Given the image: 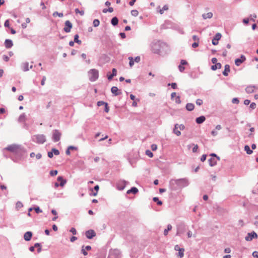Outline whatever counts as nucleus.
<instances>
[{"label":"nucleus","mask_w":258,"mask_h":258,"mask_svg":"<svg viewBox=\"0 0 258 258\" xmlns=\"http://www.w3.org/2000/svg\"><path fill=\"white\" fill-rule=\"evenodd\" d=\"M178 124H175L174 125V127L173 128V133L176 135H177V136H179L181 135V132L178 131L177 129H178Z\"/></svg>","instance_id":"24"},{"label":"nucleus","mask_w":258,"mask_h":258,"mask_svg":"<svg viewBox=\"0 0 258 258\" xmlns=\"http://www.w3.org/2000/svg\"><path fill=\"white\" fill-rule=\"evenodd\" d=\"M128 183V182L124 180H120L118 181L116 183V187L118 190H122L125 187L126 184Z\"/></svg>","instance_id":"6"},{"label":"nucleus","mask_w":258,"mask_h":258,"mask_svg":"<svg viewBox=\"0 0 258 258\" xmlns=\"http://www.w3.org/2000/svg\"><path fill=\"white\" fill-rule=\"evenodd\" d=\"M58 172L57 170H51L50 171V174L51 176H55L56 175H57Z\"/></svg>","instance_id":"49"},{"label":"nucleus","mask_w":258,"mask_h":258,"mask_svg":"<svg viewBox=\"0 0 258 258\" xmlns=\"http://www.w3.org/2000/svg\"><path fill=\"white\" fill-rule=\"evenodd\" d=\"M172 227L171 225H170V224H168L167 225V229H165L164 231V234L165 236H166L168 235V231H170V230H171Z\"/></svg>","instance_id":"31"},{"label":"nucleus","mask_w":258,"mask_h":258,"mask_svg":"<svg viewBox=\"0 0 258 258\" xmlns=\"http://www.w3.org/2000/svg\"><path fill=\"white\" fill-rule=\"evenodd\" d=\"M257 236V234L254 232L248 233L247 235L245 237V239L246 241H251L254 238H256Z\"/></svg>","instance_id":"11"},{"label":"nucleus","mask_w":258,"mask_h":258,"mask_svg":"<svg viewBox=\"0 0 258 258\" xmlns=\"http://www.w3.org/2000/svg\"><path fill=\"white\" fill-rule=\"evenodd\" d=\"M88 75L90 81L94 82L98 78L99 72L96 69H91L89 71Z\"/></svg>","instance_id":"3"},{"label":"nucleus","mask_w":258,"mask_h":258,"mask_svg":"<svg viewBox=\"0 0 258 258\" xmlns=\"http://www.w3.org/2000/svg\"><path fill=\"white\" fill-rule=\"evenodd\" d=\"M239 102V100L237 98H234L232 100V102L234 104H238Z\"/></svg>","instance_id":"50"},{"label":"nucleus","mask_w":258,"mask_h":258,"mask_svg":"<svg viewBox=\"0 0 258 258\" xmlns=\"http://www.w3.org/2000/svg\"><path fill=\"white\" fill-rule=\"evenodd\" d=\"M168 9V7L167 6L165 5L163 6L162 9L160 10L159 12L161 14H162L164 13V11L167 10Z\"/></svg>","instance_id":"41"},{"label":"nucleus","mask_w":258,"mask_h":258,"mask_svg":"<svg viewBox=\"0 0 258 258\" xmlns=\"http://www.w3.org/2000/svg\"><path fill=\"white\" fill-rule=\"evenodd\" d=\"M111 92L115 96L121 94V92L115 86H113L111 88Z\"/></svg>","instance_id":"14"},{"label":"nucleus","mask_w":258,"mask_h":258,"mask_svg":"<svg viewBox=\"0 0 258 258\" xmlns=\"http://www.w3.org/2000/svg\"><path fill=\"white\" fill-rule=\"evenodd\" d=\"M26 115L24 113L20 115L18 118V121L20 122H25L26 120Z\"/></svg>","instance_id":"26"},{"label":"nucleus","mask_w":258,"mask_h":258,"mask_svg":"<svg viewBox=\"0 0 258 258\" xmlns=\"http://www.w3.org/2000/svg\"><path fill=\"white\" fill-rule=\"evenodd\" d=\"M249 21V18H245V19H243L242 20L243 23L245 24H247L248 23Z\"/></svg>","instance_id":"56"},{"label":"nucleus","mask_w":258,"mask_h":258,"mask_svg":"<svg viewBox=\"0 0 258 258\" xmlns=\"http://www.w3.org/2000/svg\"><path fill=\"white\" fill-rule=\"evenodd\" d=\"M213 17V14L211 12H209L206 14H203L202 15V17L204 19H206L207 18L210 19Z\"/></svg>","instance_id":"27"},{"label":"nucleus","mask_w":258,"mask_h":258,"mask_svg":"<svg viewBox=\"0 0 258 258\" xmlns=\"http://www.w3.org/2000/svg\"><path fill=\"white\" fill-rule=\"evenodd\" d=\"M192 39L195 41L196 42H199V38L197 35H193L192 36Z\"/></svg>","instance_id":"54"},{"label":"nucleus","mask_w":258,"mask_h":258,"mask_svg":"<svg viewBox=\"0 0 258 258\" xmlns=\"http://www.w3.org/2000/svg\"><path fill=\"white\" fill-rule=\"evenodd\" d=\"M21 68L24 72L29 71V63L28 62L23 63L21 65Z\"/></svg>","instance_id":"18"},{"label":"nucleus","mask_w":258,"mask_h":258,"mask_svg":"<svg viewBox=\"0 0 258 258\" xmlns=\"http://www.w3.org/2000/svg\"><path fill=\"white\" fill-rule=\"evenodd\" d=\"M199 46V42H195L192 44V47L194 48H197Z\"/></svg>","instance_id":"62"},{"label":"nucleus","mask_w":258,"mask_h":258,"mask_svg":"<svg viewBox=\"0 0 258 258\" xmlns=\"http://www.w3.org/2000/svg\"><path fill=\"white\" fill-rule=\"evenodd\" d=\"M175 102L178 103V104H179V103H181L180 98V97L179 96H177L175 98Z\"/></svg>","instance_id":"55"},{"label":"nucleus","mask_w":258,"mask_h":258,"mask_svg":"<svg viewBox=\"0 0 258 258\" xmlns=\"http://www.w3.org/2000/svg\"><path fill=\"white\" fill-rule=\"evenodd\" d=\"M168 86H171V87L174 89H175L177 88V84L176 83H169L168 84Z\"/></svg>","instance_id":"46"},{"label":"nucleus","mask_w":258,"mask_h":258,"mask_svg":"<svg viewBox=\"0 0 258 258\" xmlns=\"http://www.w3.org/2000/svg\"><path fill=\"white\" fill-rule=\"evenodd\" d=\"M141 60V58L140 56H137L135 57V59H134V62H139Z\"/></svg>","instance_id":"60"},{"label":"nucleus","mask_w":258,"mask_h":258,"mask_svg":"<svg viewBox=\"0 0 258 258\" xmlns=\"http://www.w3.org/2000/svg\"><path fill=\"white\" fill-rule=\"evenodd\" d=\"M251 109H254L256 107V104L254 102L251 103L249 106Z\"/></svg>","instance_id":"64"},{"label":"nucleus","mask_w":258,"mask_h":258,"mask_svg":"<svg viewBox=\"0 0 258 258\" xmlns=\"http://www.w3.org/2000/svg\"><path fill=\"white\" fill-rule=\"evenodd\" d=\"M128 59L130 60L129 64L131 67H132L134 64V60L133 57L130 56L128 57Z\"/></svg>","instance_id":"36"},{"label":"nucleus","mask_w":258,"mask_h":258,"mask_svg":"<svg viewBox=\"0 0 258 258\" xmlns=\"http://www.w3.org/2000/svg\"><path fill=\"white\" fill-rule=\"evenodd\" d=\"M184 250L183 248L179 249L178 254H179V256H180V257H182L183 256V255H184L183 252H184Z\"/></svg>","instance_id":"39"},{"label":"nucleus","mask_w":258,"mask_h":258,"mask_svg":"<svg viewBox=\"0 0 258 258\" xmlns=\"http://www.w3.org/2000/svg\"><path fill=\"white\" fill-rule=\"evenodd\" d=\"M151 148L152 151H156L157 149V146L156 144H152Z\"/></svg>","instance_id":"52"},{"label":"nucleus","mask_w":258,"mask_h":258,"mask_svg":"<svg viewBox=\"0 0 258 258\" xmlns=\"http://www.w3.org/2000/svg\"><path fill=\"white\" fill-rule=\"evenodd\" d=\"M244 150L248 155L251 154L253 152L252 150L250 149V147L248 145H245L244 146Z\"/></svg>","instance_id":"30"},{"label":"nucleus","mask_w":258,"mask_h":258,"mask_svg":"<svg viewBox=\"0 0 258 258\" xmlns=\"http://www.w3.org/2000/svg\"><path fill=\"white\" fill-rule=\"evenodd\" d=\"M195 105L192 103H188L186 105V109L188 111H192L194 109Z\"/></svg>","instance_id":"25"},{"label":"nucleus","mask_w":258,"mask_h":258,"mask_svg":"<svg viewBox=\"0 0 258 258\" xmlns=\"http://www.w3.org/2000/svg\"><path fill=\"white\" fill-rule=\"evenodd\" d=\"M6 149L16 154L21 150L20 146L16 145H11L9 146L6 148Z\"/></svg>","instance_id":"5"},{"label":"nucleus","mask_w":258,"mask_h":258,"mask_svg":"<svg viewBox=\"0 0 258 258\" xmlns=\"http://www.w3.org/2000/svg\"><path fill=\"white\" fill-rule=\"evenodd\" d=\"M61 137V133L58 130H54L53 132L52 139L54 142H58Z\"/></svg>","instance_id":"7"},{"label":"nucleus","mask_w":258,"mask_h":258,"mask_svg":"<svg viewBox=\"0 0 258 258\" xmlns=\"http://www.w3.org/2000/svg\"><path fill=\"white\" fill-rule=\"evenodd\" d=\"M3 57L4 60L6 61H8L9 60V57L6 55H4Z\"/></svg>","instance_id":"63"},{"label":"nucleus","mask_w":258,"mask_h":258,"mask_svg":"<svg viewBox=\"0 0 258 258\" xmlns=\"http://www.w3.org/2000/svg\"><path fill=\"white\" fill-rule=\"evenodd\" d=\"M210 166H214L217 164V160L215 158H211L208 160Z\"/></svg>","instance_id":"23"},{"label":"nucleus","mask_w":258,"mask_h":258,"mask_svg":"<svg viewBox=\"0 0 258 258\" xmlns=\"http://www.w3.org/2000/svg\"><path fill=\"white\" fill-rule=\"evenodd\" d=\"M34 210L35 211V212L37 213H41L42 212V210H40V209L38 207H36V208H34Z\"/></svg>","instance_id":"61"},{"label":"nucleus","mask_w":258,"mask_h":258,"mask_svg":"<svg viewBox=\"0 0 258 258\" xmlns=\"http://www.w3.org/2000/svg\"><path fill=\"white\" fill-rule=\"evenodd\" d=\"M32 236V232L31 231H27L25 233L24 235V238L25 240L29 241L31 239Z\"/></svg>","instance_id":"16"},{"label":"nucleus","mask_w":258,"mask_h":258,"mask_svg":"<svg viewBox=\"0 0 258 258\" xmlns=\"http://www.w3.org/2000/svg\"><path fill=\"white\" fill-rule=\"evenodd\" d=\"M252 256L254 257L258 258V251H254L252 253Z\"/></svg>","instance_id":"58"},{"label":"nucleus","mask_w":258,"mask_h":258,"mask_svg":"<svg viewBox=\"0 0 258 258\" xmlns=\"http://www.w3.org/2000/svg\"><path fill=\"white\" fill-rule=\"evenodd\" d=\"M70 231L71 232H72L74 235H76L77 233V231H76V229L74 227L71 228Z\"/></svg>","instance_id":"53"},{"label":"nucleus","mask_w":258,"mask_h":258,"mask_svg":"<svg viewBox=\"0 0 258 258\" xmlns=\"http://www.w3.org/2000/svg\"><path fill=\"white\" fill-rule=\"evenodd\" d=\"M32 141L37 144H43L46 141L45 136L44 135H36L32 137Z\"/></svg>","instance_id":"4"},{"label":"nucleus","mask_w":258,"mask_h":258,"mask_svg":"<svg viewBox=\"0 0 258 258\" xmlns=\"http://www.w3.org/2000/svg\"><path fill=\"white\" fill-rule=\"evenodd\" d=\"M57 181H60L59 185L61 187L63 186L67 182V181L63 179L61 176H58L57 177Z\"/></svg>","instance_id":"21"},{"label":"nucleus","mask_w":258,"mask_h":258,"mask_svg":"<svg viewBox=\"0 0 258 258\" xmlns=\"http://www.w3.org/2000/svg\"><path fill=\"white\" fill-rule=\"evenodd\" d=\"M178 69L180 72H182L184 71L185 68L182 66L181 64H179L178 66Z\"/></svg>","instance_id":"51"},{"label":"nucleus","mask_w":258,"mask_h":258,"mask_svg":"<svg viewBox=\"0 0 258 258\" xmlns=\"http://www.w3.org/2000/svg\"><path fill=\"white\" fill-rule=\"evenodd\" d=\"M94 188L95 190H96V192H94V193L93 194V195L94 196H96L97 195V192H98V190H99V185H95V186H94Z\"/></svg>","instance_id":"42"},{"label":"nucleus","mask_w":258,"mask_h":258,"mask_svg":"<svg viewBox=\"0 0 258 258\" xmlns=\"http://www.w3.org/2000/svg\"><path fill=\"white\" fill-rule=\"evenodd\" d=\"M152 51L156 54L164 56L169 51L168 45L161 41L154 40L151 44Z\"/></svg>","instance_id":"1"},{"label":"nucleus","mask_w":258,"mask_h":258,"mask_svg":"<svg viewBox=\"0 0 258 258\" xmlns=\"http://www.w3.org/2000/svg\"><path fill=\"white\" fill-rule=\"evenodd\" d=\"M72 28V24L69 20L65 22V27L63 28V30L69 33L71 31V29Z\"/></svg>","instance_id":"9"},{"label":"nucleus","mask_w":258,"mask_h":258,"mask_svg":"<svg viewBox=\"0 0 258 258\" xmlns=\"http://www.w3.org/2000/svg\"><path fill=\"white\" fill-rule=\"evenodd\" d=\"M196 104L198 105H201L203 102V100L201 99H197L196 101Z\"/></svg>","instance_id":"48"},{"label":"nucleus","mask_w":258,"mask_h":258,"mask_svg":"<svg viewBox=\"0 0 258 258\" xmlns=\"http://www.w3.org/2000/svg\"><path fill=\"white\" fill-rule=\"evenodd\" d=\"M138 189L136 187H133L130 189L128 190L126 192L127 194H130L131 193H133V194H136L138 192Z\"/></svg>","instance_id":"22"},{"label":"nucleus","mask_w":258,"mask_h":258,"mask_svg":"<svg viewBox=\"0 0 258 258\" xmlns=\"http://www.w3.org/2000/svg\"><path fill=\"white\" fill-rule=\"evenodd\" d=\"M189 184V181L186 178L172 179L169 182L170 186L173 189L183 188L188 186Z\"/></svg>","instance_id":"2"},{"label":"nucleus","mask_w":258,"mask_h":258,"mask_svg":"<svg viewBox=\"0 0 258 258\" xmlns=\"http://www.w3.org/2000/svg\"><path fill=\"white\" fill-rule=\"evenodd\" d=\"M146 154L149 157H152L153 156V153L150 150H149L146 151Z\"/></svg>","instance_id":"40"},{"label":"nucleus","mask_w":258,"mask_h":258,"mask_svg":"<svg viewBox=\"0 0 258 258\" xmlns=\"http://www.w3.org/2000/svg\"><path fill=\"white\" fill-rule=\"evenodd\" d=\"M256 18V15L255 14H253L250 15L249 19V20L254 22Z\"/></svg>","instance_id":"38"},{"label":"nucleus","mask_w":258,"mask_h":258,"mask_svg":"<svg viewBox=\"0 0 258 258\" xmlns=\"http://www.w3.org/2000/svg\"><path fill=\"white\" fill-rule=\"evenodd\" d=\"M118 20L117 17H113L111 20V23L113 26H116L118 24Z\"/></svg>","instance_id":"29"},{"label":"nucleus","mask_w":258,"mask_h":258,"mask_svg":"<svg viewBox=\"0 0 258 258\" xmlns=\"http://www.w3.org/2000/svg\"><path fill=\"white\" fill-rule=\"evenodd\" d=\"M117 74V71L115 69L113 68L112 70V75L114 77L116 76Z\"/></svg>","instance_id":"57"},{"label":"nucleus","mask_w":258,"mask_h":258,"mask_svg":"<svg viewBox=\"0 0 258 258\" xmlns=\"http://www.w3.org/2000/svg\"><path fill=\"white\" fill-rule=\"evenodd\" d=\"M100 21L98 19H95L93 22L94 27H96L99 25Z\"/></svg>","instance_id":"35"},{"label":"nucleus","mask_w":258,"mask_h":258,"mask_svg":"<svg viewBox=\"0 0 258 258\" xmlns=\"http://www.w3.org/2000/svg\"><path fill=\"white\" fill-rule=\"evenodd\" d=\"M255 89H257L258 87L254 85H249L245 88V91L247 93L250 94L254 92Z\"/></svg>","instance_id":"12"},{"label":"nucleus","mask_w":258,"mask_h":258,"mask_svg":"<svg viewBox=\"0 0 258 258\" xmlns=\"http://www.w3.org/2000/svg\"><path fill=\"white\" fill-rule=\"evenodd\" d=\"M81 252L84 255H87L88 254L86 250L84 248V245L82 246Z\"/></svg>","instance_id":"45"},{"label":"nucleus","mask_w":258,"mask_h":258,"mask_svg":"<svg viewBox=\"0 0 258 258\" xmlns=\"http://www.w3.org/2000/svg\"><path fill=\"white\" fill-rule=\"evenodd\" d=\"M4 26H5V27H9L10 23H9V21L8 20H7L5 22Z\"/></svg>","instance_id":"59"},{"label":"nucleus","mask_w":258,"mask_h":258,"mask_svg":"<svg viewBox=\"0 0 258 258\" xmlns=\"http://www.w3.org/2000/svg\"><path fill=\"white\" fill-rule=\"evenodd\" d=\"M74 42L79 44H81L82 42L81 40H80L79 39V35L78 34H76L75 36H74Z\"/></svg>","instance_id":"32"},{"label":"nucleus","mask_w":258,"mask_h":258,"mask_svg":"<svg viewBox=\"0 0 258 258\" xmlns=\"http://www.w3.org/2000/svg\"><path fill=\"white\" fill-rule=\"evenodd\" d=\"M246 58L244 55H241L240 58H237L235 60V63L237 66H239L244 61H245Z\"/></svg>","instance_id":"13"},{"label":"nucleus","mask_w":258,"mask_h":258,"mask_svg":"<svg viewBox=\"0 0 258 258\" xmlns=\"http://www.w3.org/2000/svg\"><path fill=\"white\" fill-rule=\"evenodd\" d=\"M138 14H139V12L137 10H134L131 11V15L133 16L137 17L138 15Z\"/></svg>","instance_id":"37"},{"label":"nucleus","mask_w":258,"mask_h":258,"mask_svg":"<svg viewBox=\"0 0 258 258\" xmlns=\"http://www.w3.org/2000/svg\"><path fill=\"white\" fill-rule=\"evenodd\" d=\"M53 154H54L55 155H58L59 154V152L57 149H56L55 148H53L51 150Z\"/></svg>","instance_id":"44"},{"label":"nucleus","mask_w":258,"mask_h":258,"mask_svg":"<svg viewBox=\"0 0 258 258\" xmlns=\"http://www.w3.org/2000/svg\"><path fill=\"white\" fill-rule=\"evenodd\" d=\"M153 200L155 202H157L158 205H161L162 204V202L161 201L159 200V199L157 197H154L153 199Z\"/></svg>","instance_id":"33"},{"label":"nucleus","mask_w":258,"mask_h":258,"mask_svg":"<svg viewBox=\"0 0 258 258\" xmlns=\"http://www.w3.org/2000/svg\"><path fill=\"white\" fill-rule=\"evenodd\" d=\"M39 247V248L37 249V252L38 253L41 251V244L39 243H36L33 246H31L29 247L30 251L33 252L34 251L35 247Z\"/></svg>","instance_id":"15"},{"label":"nucleus","mask_w":258,"mask_h":258,"mask_svg":"<svg viewBox=\"0 0 258 258\" xmlns=\"http://www.w3.org/2000/svg\"><path fill=\"white\" fill-rule=\"evenodd\" d=\"M206 119V118L204 116H201L196 118V122L198 124L202 123Z\"/></svg>","instance_id":"20"},{"label":"nucleus","mask_w":258,"mask_h":258,"mask_svg":"<svg viewBox=\"0 0 258 258\" xmlns=\"http://www.w3.org/2000/svg\"><path fill=\"white\" fill-rule=\"evenodd\" d=\"M13 45V41L10 39H6L5 41V46L7 48H11Z\"/></svg>","instance_id":"17"},{"label":"nucleus","mask_w":258,"mask_h":258,"mask_svg":"<svg viewBox=\"0 0 258 258\" xmlns=\"http://www.w3.org/2000/svg\"><path fill=\"white\" fill-rule=\"evenodd\" d=\"M87 238L91 239L96 236V233L93 230H89L85 232Z\"/></svg>","instance_id":"8"},{"label":"nucleus","mask_w":258,"mask_h":258,"mask_svg":"<svg viewBox=\"0 0 258 258\" xmlns=\"http://www.w3.org/2000/svg\"><path fill=\"white\" fill-rule=\"evenodd\" d=\"M215 65H213L211 67V69L213 71H215L217 69H219L221 68L222 65L220 63H214Z\"/></svg>","instance_id":"28"},{"label":"nucleus","mask_w":258,"mask_h":258,"mask_svg":"<svg viewBox=\"0 0 258 258\" xmlns=\"http://www.w3.org/2000/svg\"><path fill=\"white\" fill-rule=\"evenodd\" d=\"M53 17L58 16L59 17H62L63 16V14L62 13H58L57 12H54L53 13Z\"/></svg>","instance_id":"34"},{"label":"nucleus","mask_w":258,"mask_h":258,"mask_svg":"<svg viewBox=\"0 0 258 258\" xmlns=\"http://www.w3.org/2000/svg\"><path fill=\"white\" fill-rule=\"evenodd\" d=\"M23 207V204L21 202H18L16 203V208L20 209Z\"/></svg>","instance_id":"47"},{"label":"nucleus","mask_w":258,"mask_h":258,"mask_svg":"<svg viewBox=\"0 0 258 258\" xmlns=\"http://www.w3.org/2000/svg\"><path fill=\"white\" fill-rule=\"evenodd\" d=\"M221 34L220 33H217L215 35L214 38L212 40V44L214 45H216L218 44V41L221 39Z\"/></svg>","instance_id":"10"},{"label":"nucleus","mask_w":258,"mask_h":258,"mask_svg":"<svg viewBox=\"0 0 258 258\" xmlns=\"http://www.w3.org/2000/svg\"><path fill=\"white\" fill-rule=\"evenodd\" d=\"M230 66L228 64H226L225 66L224 71L223 72V75L225 76H227L228 75V73L230 72Z\"/></svg>","instance_id":"19"},{"label":"nucleus","mask_w":258,"mask_h":258,"mask_svg":"<svg viewBox=\"0 0 258 258\" xmlns=\"http://www.w3.org/2000/svg\"><path fill=\"white\" fill-rule=\"evenodd\" d=\"M75 12L76 14H80L81 16H83L84 14V11H80L78 9H76Z\"/></svg>","instance_id":"43"}]
</instances>
